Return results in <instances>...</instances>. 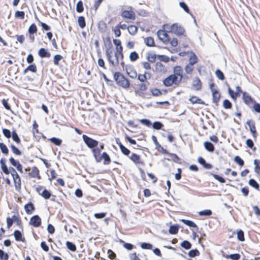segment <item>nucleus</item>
<instances>
[{
    "label": "nucleus",
    "instance_id": "nucleus-1",
    "mask_svg": "<svg viewBox=\"0 0 260 260\" xmlns=\"http://www.w3.org/2000/svg\"><path fill=\"white\" fill-rule=\"evenodd\" d=\"M108 41L109 47L107 48L106 49V55L107 56V59L112 66L116 67L119 64L118 56L116 53H114L113 50L111 49V48L112 47V44L109 38H108Z\"/></svg>",
    "mask_w": 260,
    "mask_h": 260
},
{
    "label": "nucleus",
    "instance_id": "nucleus-2",
    "mask_svg": "<svg viewBox=\"0 0 260 260\" xmlns=\"http://www.w3.org/2000/svg\"><path fill=\"white\" fill-rule=\"evenodd\" d=\"M113 78L118 86L124 89H127L129 87V81L120 72H115L113 75Z\"/></svg>",
    "mask_w": 260,
    "mask_h": 260
},
{
    "label": "nucleus",
    "instance_id": "nucleus-3",
    "mask_svg": "<svg viewBox=\"0 0 260 260\" xmlns=\"http://www.w3.org/2000/svg\"><path fill=\"white\" fill-rule=\"evenodd\" d=\"M82 138L85 144L89 148L91 149L92 152V150L95 149V147L99 145V141L88 137L86 135H83Z\"/></svg>",
    "mask_w": 260,
    "mask_h": 260
},
{
    "label": "nucleus",
    "instance_id": "nucleus-4",
    "mask_svg": "<svg viewBox=\"0 0 260 260\" xmlns=\"http://www.w3.org/2000/svg\"><path fill=\"white\" fill-rule=\"evenodd\" d=\"M170 31L177 36H181L183 35L185 32V29L180 25H179L176 23H174L171 26Z\"/></svg>",
    "mask_w": 260,
    "mask_h": 260
},
{
    "label": "nucleus",
    "instance_id": "nucleus-5",
    "mask_svg": "<svg viewBox=\"0 0 260 260\" xmlns=\"http://www.w3.org/2000/svg\"><path fill=\"white\" fill-rule=\"evenodd\" d=\"M157 35L162 42L167 44L170 42V37L168 34L163 30H158L157 31Z\"/></svg>",
    "mask_w": 260,
    "mask_h": 260
},
{
    "label": "nucleus",
    "instance_id": "nucleus-6",
    "mask_svg": "<svg viewBox=\"0 0 260 260\" xmlns=\"http://www.w3.org/2000/svg\"><path fill=\"white\" fill-rule=\"evenodd\" d=\"M98 157L100 158L99 160L98 159V158H94L96 162H100L102 159H104L103 164L105 165H109L111 162V160L110 157L109 156V154L106 152H104L101 155V154H99Z\"/></svg>",
    "mask_w": 260,
    "mask_h": 260
},
{
    "label": "nucleus",
    "instance_id": "nucleus-7",
    "mask_svg": "<svg viewBox=\"0 0 260 260\" xmlns=\"http://www.w3.org/2000/svg\"><path fill=\"white\" fill-rule=\"evenodd\" d=\"M29 223L34 227H39L41 224V219L38 215H34L30 218Z\"/></svg>",
    "mask_w": 260,
    "mask_h": 260
},
{
    "label": "nucleus",
    "instance_id": "nucleus-8",
    "mask_svg": "<svg viewBox=\"0 0 260 260\" xmlns=\"http://www.w3.org/2000/svg\"><path fill=\"white\" fill-rule=\"evenodd\" d=\"M242 99L244 103L248 107H250V105L253 104L255 101L246 92H243Z\"/></svg>",
    "mask_w": 260,
    "mask_h": 260
},
{
    "label": "nucleus",
    "instance_id": "nucleus-9",
    "mask_svg": "<svg viewBox=\"0 0 260 260\" xmlns=\"http://www.w3.org/2000/svg\"><path fill=\"white\" fill-rule=\"evenodd\" d=\"M121 17L123 18L129 19L134 20L135 19V14L132 11L124 10L121 13Z\"/></svg>",
    "mask_w": 260,
    "mask_h": 260
},
{
    "label": "nucleus",
    "instance_id": "nucleus-10",
    "mask_svg": "<svg viewBox=\"0 0 260 260\" xmlns=\"http://www.w3.org/2000/svg\"><path fill=\"white\" fill-rule=\"evenodd\" d=\"M104 148V144L103 143H101L99 147L98 146L95 149L92 150V154L94 158H98L99 160L100 159V158L98 157V155L101 154V151Z\"/></svg>",
    "mask_w": 260,
    "mask_h": 260
},
{
    "label": "nucleus",
    "instance_id": "nucleus-11",
    "mask_svg": "<svg viewBox=\"0 0 260 260\" xmlns=\"http://www.w3.org/2000/svg\"><path fill=\"white\" fill-rule=\"evenodd\" d=\"M246 124L249 127V130L254 138L256 137V131L255 127V123L252 120H248L246 121Z\"/></svg>",
    "mask_w": 260,
    "mask_h": 260
},
{
    "label": "nucleus",
    "instance_id": "nucleus-12",
    "mask_svg": "<svg viewBox=\"0 0 260 260\" xmlns=\"http://www.w3.org/2000/svg\"><path fill=\"white\" fill-rule=\"evenodd\" d=\"M38 54L41 58H49L51 56V53L45 48H41L39 49Z\"/></svg>",
    "mask_w": 260,
    "mask_h": 260
},
{
    "label": "nucleus",
    "instance_id": "nucleus-13",
    "mask_svg": "<svg viewBox=\"0 0 260 260\" xmlns=\"http://www.w3.org/2000/svg\"><path fill=\"white\" fill-rule=\"evenodd\" d=\"M129 158L136 164H144V162L141 160L140 155L136 153H132L131 156L129 157Z\"/></svg>",
    "mask_w": 260,
    "mask_h": 260
},
{
    "label": "nucleus",
    "instance_id": "nucleus-14",
    "mask_svg": "<svg viewBox=\"0 0 260 260\" xmlns=\"http://www.w3.org/2000/svg\"><path fill=\"white\" fill-rule=\"evenodd\" d=\"M192 86L196 90H199L202 88V83L198 77L194 78L193 80Z\"/></svg>",
    "mask_w": 260,
    "mask_h": 260
},
{
    "label": "nucleus",
    "instance_id": "nucleus-15",
    "mask_svg": "<svg viewBox=\"0 0 260 260\" xmlns=\"http://www.w3.org/2000/svg\"><path fill=\"white\" fill-rule=\"evenodd\" d=\"M137 77H138V79L140 81H141L142 82H144L146 80L149 79L151 78V75L150 73H149L147 72H145L144 74H139L137 75Z\"/></svg>",
    "mask_w": 260,
    "mask_h": 260
},
{
    "label": "nucleus",
    "instance_id": "nucleus-16",
    "mask_svg": "<svg viewBox=\"0 0 260 260\" xmlns=\"http://www.w3.org/2000/svg\"><path fill=\"white\" fill-rule=\"evenodd\" d=\"M14 236L16 241H21L24 242L25 238L22 237L21 232L19 230H15L14 232Z\"/></svg>",
    "mask_w": 260,
    "mask_h": 260
},
{
    "label": "nucleus",
    "instance_id": "nucleus-17",
    "mask_svg": "<svg viewBox=\"0 0 260 260\" xmlns=\"http://www.w3.org/2000/svg\"><path fill=\"white\" fill-rule=\"evenodd\" d=\"M24 209L27 214H31L33 211L35 210V207L31 202H29L24 206Z\"/></svg>",
    "mask_w": 260,
    "mask_h": 260
},
{
    "label": "nucleus",
    "instance_id": "nucleus-18",
    "mask_svg": "<svg viewBox=\"0 0 260 260\" xmlns=\"http://www.w3.org/2000/svg\"><path fill=\"white\" fill-rule=\"evenodd\" d=\"M213 102L216 104V106H218V103L219 101L221 95L218 90L214 91L212 93Z\"/></svg>",
    "mask_w": 260,
    "mask_h": 260
},
{
    "label": "nucleus",
    "instance_id": "nucleus-19",
    "mask_svg": "<svg viewBox=\"0 0 260 260\" xmlns=\"http://www.w3.org/2000/svg\"><path fill=\"white\" fill-rule=\"evenodd\" d=\"M204 145L205 149L209 152H213L215 150L214 145L210 142L206 141L204 142Z\"/></svg>",
    "mask_w": 260,
    "mask_h": 260
},
{
    "label": "nucleus",
    "instance_id": "nucleus-20",
    "mask_svg": "<svg viewBox=\"0 0 260 260\" xmlns=\"http://www.w3.org/2000/svg\"><path fill=\"white\" fill-rule=\"evenodd\" d=\"M189 101L192 104H200L202 105H205V103L202 101L201 99L198 98L196 96H192L189 99Z\"/></svg>",
    "mask_w": 260,
    "mask_h": 260
},
{
    "label": "nucleus",
    "instance_id": "nucleus-21",
    "mask_svg": "<svg viewBox=\"0 0 260 260\" xmlns=\"http://www.w3.org/2000/svg\"><path fill=\"white\" fill-rule=\"evenodd\" d=\"M183 223H184L185 225L193 228H196L197 230L198 229V227L197 225L192 221L185 219H182L180 220Z\"/></svg>",
    "mask_w": 260,
    "mask_h": 260
},
{
    "label": "nucleus",
    "instance_id": "nucleus-22",
    "mask_svg": "<svg viewBox=\"0 0 260 260\" xmlns=\"http://www.w3.org/2000/svg\"><path fill=\"white\" fill-rule=\"evenodd\" d=\"M113 43L116 46V50L118 53H121L122 51V47L121 46V41L119 39H113Z\"/></svg>",
    "mask_w": 260,
    "mask_h": 260
},
{
    "label": "nucleus",
    "instance_id": "nucleus-23",
    "mask_svg": "<svg viewBox=\"0 0 260 260\" xmlns=\"http://www.w3.org/2000/svg\"><path fill=\"white\" fill-rule=\"evenodd\" d=\"M198 57L196 54L191 52V56H190L189 58V64H190V66H193L194 64H196L198 62Z\"/></svg>",
    "mask_w": 260,
    "mask_h": 260
},
{
    "label": "nucleus",
    "instance_id": "nucleus-24",
    "mask_svg": "<svg viewBox=\"0 0 260 260\" xmlns=\"http://www.w3.org/2000/svg\"><path fill=\"white\" fill-rule=\"evenodd\" d=\"M174 74L179 76L180 80L182 79V69L180 66H176L174 68Z\"/></svg>",
    "mask_w": 260,
    "mask_h": 260
},
{
    "label": "nucleus",
    "instance_id": "nucleus-25",
    "mask_svg": "<svg viewBox=\"0 0 260 260\" xmlns=\"http://www.w3.org/2000/svg\"><path fill=\"white\" fill-rule=\"evenodd\" d=\"M179 230V225L177 224L172 225L170 226L169 232L170 234L175 235L177 234Z\"/></svg>",
    "mask_w": 260,
    "mask_h": 260
},
{
    "label": "nucleus",
    "instance_id": "nucleus-26",
    "mask_svg": "<svg viewBox=\"0 0 260 260\" xmlns=\"http://www.w3.org/2000/svg\"><path fill=\"white\" fill-rule=\"evenodd\" d=\"M126 73L128 76L132 78L135 79L137 77V73L136 71L133 70L132 69H128L127 67L126 68Z\"/></svg>",
    "mask_w": 260,
    "mask_h": 260
},
{
    "label": "nucleus",
    "instance_id": "nucleus-27",
    "mask_svg": "<svg viewBox=\"0 0 260 260\" xmlns=\"http://www.w3.org/2000/svg\"><path fill=\"white\" fill-rule=\"evenodd\" d=\"M168 155L169 157L167 159L168 160H172L174 162H178V161L180 159L177 155L174 153L169 152Z\"/></svg>",
    "mask_w": 260,
    "mask_h": 260
},
{
    "label": "nucleus",
    "instance_id": "nucleus-28",
    "mask_svg": "<svg viewBox=\"0 0 260 260\" xmlns=\"http://www.w3.org/2000/svg\"><path fill=\"white\" fill-rule=\"evenodd\" d=\"M145 43L146 44V46L148 47H154L155 46V43L153 39L151 37H147L145 39Z\"/></svg>",
    "mask_w": 260,
    "mask_h": 260
},
{
    "label": "nucleus",
    "instance_id": "nucleus-29",
    "mask_svg": "<svg viewBox=\"0 0 260 260\" xmlns=\"http://www.w3.org/2000/svg\"><path fill=\"white\" fill-rule=\"evenodd\" d=\"M78 25L81 28H84L86 26L85 19L84 16H79L78 18Z\"/></svg>",
    "mask_w": 260,
    "mask_h": 260
},
{
    "label": "nucleus",
    "instance_id": "nucleus-30",
    "mask_svg": "<svg viewBox=\"0 0 260 260\" xmlns=\"http://www.w3.org/2000/svg\"><path fill=\"white\" fill-rule=\"evenodd\" d=\"M169 76H171V78L172 81L173 82V83L175 85H179V83H180L181 81L182 80H180V77H179V79H178V76H177L176 75L172 74V75H170Z\"/></svg>",
    "mask_w": 260,
    "mask_h": 260
},
{
    "label": "nucleus",
    "instance_id": "nucleus-31",
    "mask_svg": "<svg viewBox=\"0 0 260 260\" xmlns=\"http://www.w3.org/2000/svg\"><path fill=\"white\" fill-rule=\"evenodd\" d=\"M127 30L130 35L134 36L137 33L138 28L135 25H130L127 27Z\"/></svg>",
    "mask_w": 260,
    "mask_h": 260
},
{
    "label": "nucleus",
    "instance_id": "nucleus-32",
    "mask_svg": "<svg viewBox=\"0 0 260 260\" xmlns=\"http://www.w3.org/2000/svg\"><path fill=\"white\" fill-rule=\"evenodd\" d=\"M200 252L197 249H191L188 252V255L190 257H194L200 255Z\"/></svg>",
    "mask_w": 260,
    "mask_h": 260
},
{
    "label": "nucleus",
    "instance_id": "nucleus-33",
    "mask_svg": "<svg viewBox=\"0 0 260 260\" xmlns=\"http://www.w3.org/2000/svg\"><path fill=\"white\" fill-rule=\"evenodd\" d=\"M212 214V212L211 210L206 209L202 211H201L199 212V215L201 216H209L211 215Z\"/></svg>",
    "mask_w": 260,
    "mask_h": 260
},
{
    "label": "nucleus",
    "instance_id": "nucleus-34",
    "mask_svg": "<svg viewBox=\"0 0 260 260\" xmlns=\"http://www.w3.org/2000/svg\"><path fill=\"white\" fill-rule=\"evenodd\" d=\"M181 246L185 249H189L191 247V244L187 240H184L180 244Z\"/></svg>",
    "mask_w": 260,
    "mask_h": 260
},
{
    "label": "nucleus",
    "instance_id": "nucleus-35",
    "mask_svg": "<svg viewBox=\"0 0 260 260\" xmlns=\"http://www.w3.org/2000/svg\"><path fill=\"white\" fill-rule=\"evenodd\" d=\"M66 246L67 248L72 251L74 252L76 250V246L72 242L67 241Z\"/></svg>",
    "mask_w": 260,
    "mask_h": 260
},
{
    "label": "nucleus",
    "instance_id": "nucleus-36",
    "mask_svg": "<svg viewBox=\"0 0 260 260\" xmlns=\"http://www.w3.org/2000/svg\"><path fill=\"white\" fill-rule=\"evenodd\" d=\"M171 76H169L163 80V84L167 87H169L174 84L171 80Z\"/></svg>",
    "mask_w": 260,
    "mask_h": 260
},
{
    "label": "nucleus",
    "instance_id": "nucleus-37",
    "mask_svg": "<svg viewBox=\"0 0 260 260\" xmlns=\"http://www.w3.org/2000/svg\"><path fill=\"white\" fill-rule=\"evenodd\" d=\"M0 149L1 150V152L5 154L8 155L9 153V149L7 146L3 143L1 142L0 143Z\"/></svg>",
    "mask_w": 260,
    "mask_h": 260
},
{
    "label": "nucleus",
    "instance_id": "nucleus-38",
    "mask_svg": "<svg viewBox=\"0 0 260 260\" xmlns=\"http://www.w3.org/2000/svg\"><path fill=\"white\" fill-rule=\"evenodd\" d=\"M29 175L32 177H38L40 178L39 171L37 167H34L32 170L29 173Z\"/></svg>",
    "mask_w": 260,
    "mask_h": 260
},
{
    "label": "nucleus",
    "instance_id": "nucleus-39",
    "mask_svg": "<svg viewBox=\"0 0 260 260\" xmlns=\"http://www.w3.org/2000/svg\"><path fill=\"white\" fill-rule=\"evenodd\" d=\"M28 31L29 35H34L37 31V27L35 23L31 24L28 28Z\"/></svg>",
    "mask_w": 260,
    "mask_h": 260
},
{
    "label": "nucleus",
    "instance_id": "nucleus-40",
    "mask_svg": "<svg viewBox=\"0 0 260 260\" xmlns=\"http://www.w3.org/2000/svg\"><path fill=\"white\" fill-rule=\"evenodd\" d=\"M248 184L255 189H258L259 184L254 179H250L248 181Z\"/></svg>",
    "mask_w": 260,
    "mask_h": 260
},
{
    "label": "nucleus",
    "instance_id": "nucleus-41",
    "mask_svg": "<svg viewBox=\"0 0 260 260\" xmlns=\"http://www.w3.org/2000/svg\"><path fill=\"white\" fill-rule=\"evenodd\" d=\"M139 58V55L136 51L132 52L129 54V59L131 61H135Z\"/></svg>",
    "mask_w": 260,
    "mask_h": 260
},
{
    "label": "nucleus",
    "instance_id": "nucleus-42",
    "mask_svg": "<svg viewBox=\"0 0 260 260\" xmlns=\"http://www.w3.org/2000/svg\"><path fill=\"white\" fill-rule=\"evenodd\" d=\"M12 139L14 141L16 142L17 143H20V139L17 135L16 131H13L12 132V136H11Z\"/></svg>",
    "mask_w": 260,
    "mask_h": 260
},
{
    "label": "nucleus",
    "instance_id": "nucleus-43",
    "mask_svg": "<svg viewBox=\"0 0 260 260\" xmlns=\"http://www.w3.org/2000/svg\"><path fill=\"white\" fill-rule=\"evenodd\" d=\"M152 127L157 130H159L162 128L164 126V124L159 121H155L152 125Z\"/></svg>",
    "mask_w": 260,
    "mask_h": 260
},
{
    "label": "nucleus",
    "instance_id": "nucleus-44",
    "mask_svg": "<svg viewBox=\"0 0 260 260\" xmlns=\"http://www.w3.org/2000/svg\"><path fill=\"white\" fill-rule=\"evenodd\" d=\"M49 140L51 143L56 146H60L62 143V140L61 139L55 137H52Z\"/></svg>",
    "mask_w": 260,
    "mask_h": 260
},
{
    "label": "nucleus",
    "instance_id": "nucleus-45",
    "mask_svg": "<svg viewBox=\"0 0 260 260\" xmlns=\"http://www.w3.org/2000/svg\"><path fill=\"white\" fill-rule=\"evenodd\" d=\"M84 10L83 2L81 1L78 2L76 5V11L78 13H82Z\"/></svg>",
    "mask_w": 260,
    "mask_h": 260
},
{
    "label": "nucleus",
    "instance_id": "nucleus-46",
    "mask_svg": "<svg viewBox=\"0 0 260 260\" xmlns=\"http://www.w3.org/2000/svg\"><path fill=\"white\" fill-rule=\"evenodd\" d=\"M41 195L46 200L49 199L51 196L50 192L46 189L43 190Z\"/></svg>",
    "mask_w": 260,
    "mask_h": 260
},
{
    "label": "nucleus",
    "instance_id": "nucleus-47",
    "mask_svg": "<svg viewBox=\"0 0 260 260\" xmlns=\"http://www.w3.org/2000/svg\"><path fill=\"white\" fill-rule=\"evenodd\" d=\"M14 182L15 189L18 191H20L21 186V181L20 178H19V179L14 180Z\"/></svg>",
    "mask_w": 260,
    "mask_h": 260
},
{
    "label": "nucleus",
    "instance_id": "nucleus-48",
    "mask_svg": "<svg viewBox=\"0 0 260 260\" xmlns=\"http://www.w3.org/2000/svg\"><path fill=\"white\" fill-rule=\"evenodd\" d=\"M141 247L143 249H152L153 245L149 243L143 242L141 243Z\"/></svg>",
    "mask_w": 260,
    "mask_h": 260
},
{
    "label": "nucleus",
    "instance_id": "nucleus-49",
    "mask_svg": "<svg viewBox=\"0 0 260 260\" xmlns=\"http://www.w3.org/2000/svg\"><path fill=\"white\" fill-rule=\"evenodd\" d=\"M180 7L187 13L190 14L189 9L186 4L184 2L179 3Z\"/></svg>",
    "mask_w": 260,
    "mask_h": 260
},
{
    "label": "nucleus",
    "instance_id": "nucleus-50",
    "mask_svg": "<svg viewBox=\"0 0 260 260\" xmlns=\"http://www.w3.org/2000/svg\"><path fill=\"white\" fill-rule=\"evenodd\" d=\"M215 75L216 77L220 80H223L225 78L223 72L219 69L216 70L215 71Z\"/></svg>",
    "mask_w": 260,
    "mask_h": 260
},
{
    "label": "nucleus",
    "instance_id": "nucleus-51",
    "mask_svg": "<svg viewBox=\"0 0 260 260\" xmlns=\"http://www.w3.org/2000/svg\"><path fill=\"white\" fill-rule=\"evenodd\" d=\"M237 238L240 241L243 242L244 241V234L242 230H239L237 232Z\"/></svg>",
    "mask_w": 260,
    "mask_h": 260
},
{
    "label": "nucleus",
    "instance_id": "nucleus-52",
    "mask_svg": "<svg viewBox=\"0 0 260 260\" xmlns=\"http://www.w3.org/2000/svg\"><path fill=\"white\" fill-rule=\"evenodd\" d=\"M15 17L21 19H23L25 17V13L22 11H17L15 12Z\"/></svg>",
    "mask_w": 260,
    "mask_h": 260
},
{
    "label": "nucleus",
    "instance_id": "nucleus-53",
    "mask_svg": "<svg viewBox=\"0 0 260 260\" xmlns=\"http://www.w3.org/2000/svg\"><path fill=\"white\" fill-rule=\"evenodd\" d=\"M62 56L60 54H56L53 58V62L55 66H58L59 61L62 59Z\"/></svg>",
    "mask_w": 260,
    "mask_h": 260
},
{
    "label": "nucleus",
    "instance_id": "nucleus-54",
    "mask_svg": "<svg viewBox=\"0 0 260 260\" xmlns=\"http://www.w3.org/2000/svg\"><path fill=\"white\" fill-rule=\"evenodd\" d=\"M9 258V254L5 252L3 250L0 249V259L1 260H8Z\"/></svg>",
    "mask_w": 260,
    "mask_h": 260
},
{
    "label": "nucleus",
    "instance_id": "nucleus-55",
    "mask_svg": "<svg viewBox=\"0 0 260 260\" xmlns=\"http://www.w3.org/2000/svg\"><path fill=\"white\" fill-rule=\"evenodd\" d=\"M10 147H11L12 151L13 152V153L14 154H15V155H20L21 154V153H22L21 151L18 148H17L15 146L12 144Z\"/></svg>",
    "mask_w": 260,
    "mask_h": 260
},
{
    "label": "nucleus",
    "instance_id": "nucleus-56",
    "mask_svg": "<svg viewBox=\"0 0 260 260\" xmlns=\"http://www.w3.org/2000/svg\"><path fill=\"white\" fill-rule=\"evenodd\" d=\"M210 174L214 177V179L218 181L219 182L221 183H224L225 182V180L219 175L213 173H210Z\"/></svg>",
    "mask_w": 260,
    "mask_h": 260
},
{
    "label": "nucleus",
    "instance_id": "nucleus-57",
    "mask_svg": "<svg viewBox=\"0 0 260 260\" xmlns=\"http://www.w3.org/2000/svg\"><path fill=\"white\" fill-rule=\"evenodd\" d=\"M234 161L241 167L244 165V160L238 155L234 157Z\"/></svg>",
    "mask_w": 260,
    "mask_h": 260
},
{
    "label": "nucleus",
    "instance_id": "nucleus-58",
    "mask_svg": "<svg viewBox=\"0 0 260 260\" xmlns=\"http://www.w3.org/2000/svg\"><path fill=\"white\" fill-rule=\"evenodd\" d=\"M223 106L224 109H231L232 107V104L229 100L225 99L223 102Z\"/></svg>",
    "mask_w": 260,
    "mask_h": 260
},
{
    "label": "nucleus",
    "instance_id": "nucleus-59",
    "mask_svg": "<svg viewBox=\"0 0 260 260\" xmlns=\"http://www.w3.org/2000/svg\"><path fill=\"white\" fill-rule=\"evenodd\" d=\"M157 57L160 61L165 62H168L170 60L169 57L165 55H157Z\"/></svg>",
    "mask_w": 260,
    "mask_h": 260
},
{
    "label": "nucleus",
    "instance_id": "nucleus-60",
    "mask_svg": "<svg viewBox=\"0 0 260 260\" xmlns=\"http://www.w3.org/2000/svg\"><path fill=\"white\" fill-rule=\"evenodd\" d=\"M246 144L248 147L252 149L253 150H255L256 148L254 147V143L253 141L250 139H247Z\"/></svg>",
    "mask_w": 260,
    "mask_h": 260
},
{
    "label": "nucleus",
    "instance_id": "nucleus-61",
    "mask_svg": "<svg viewBox=\"0 0 260 260\" xmlns=\"http://www.w3.org/2000/svg\"><path fill=\"white\" fill-rule=\"evenodd\" d=\"M121 242L123 243V247L126 249L127 250H132L134 248H135V246L134 245H133L131 243H126V242H124V241H121Z\"/></svg>",
    "mask_w": 260,
    "mask_h": 260
},
{
    "label": "nucleus",
    "instance_id": "nucleus-62",
    "mask_svg": "<svg viewBox=\"0 0 260 260\" xmlns=\"http://www.w3.org/2000/svg\"><path fill=\"white\" fill-rule=\"evenodd\" d=\"M226 258H230L232 260H239L240 258V255L239 253L231 254L227 256Z\"/></svg>",
    "mask_w": 260,
    "mask_h": 260
},
{
    "label": "nucleus",
    "instance_id": "nucleus-63",
    "mask_svg": "<svg viewBox=\"0 0 260 260\" xmlns=\"http://www.w3.org/2000/svg\"><path fill=\"white\" fill-rule=\"evenodd\" d=\"M150 92L153 96H159L162 94L161 91L157 88L151 89Z\"/></svg>",
    "mask_w": 260,
    "mask_h": 260
},
{
    "label": "nucleus",
    "instance_id": "nucleus-64",
    "mask_svg": "<svg viewBox=\"0 0 260 260\" xmlns=\"http://www.w3.org/2000/svg\"><path fill=\"white\" fill-rule=\"evenodd\" d=\"M254 164L255 165V171L256 173L260 172V160L255 159L254 160Z\"/></svg>",
    "mask_w": 260,
    "mask_h": 260
}]
</instances>
